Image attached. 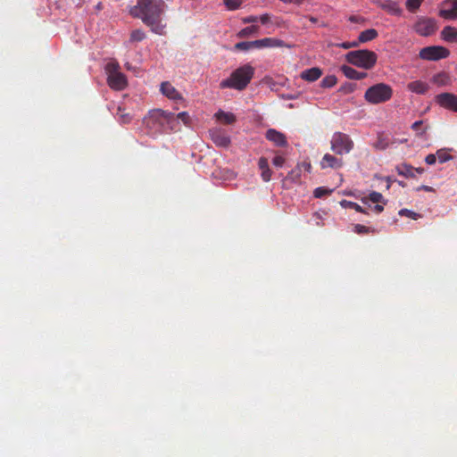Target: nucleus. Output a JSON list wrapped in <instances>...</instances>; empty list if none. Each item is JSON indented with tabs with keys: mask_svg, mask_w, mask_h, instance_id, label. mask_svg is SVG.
I'll return each instance as SVG.
<instances>
[{
	"mask_svg": "<svg viewBox=\"0 0 457 457\" xmlns=\"http://www.w3.org/2000/svg\"><path fill=\"white\" fill-rule=\"evenodd\" d=\"M166 7L163 0H137L129 12L133 17L140 19L154 33L163 35L165 25L162 23V15Z\"/></svg>",
	"mask_w": 457,
	"mask_h": 457,
	"instance_id": "f257e3e1",
	"label": "nucleus"
},
{
	"mask_svg": "<svg viewBox=\"0 0 457 457\" xmlns=\"http://www.w3.org/2000/svg\"><path fill=\"white\" fill-rule=\"evenodd\" d=\"M254 76V68L249 64H244L233 71L229 77L220 82V88H230L237 91L245 90Z\"/></svg>",
	"mask_w": 457,
	"mask_h": 457,
	"instance_id": "f03ea898",
	"label": "nucleus"
},
{
	"mask_svg": "<svg viewBox=\"0 0 457 457\" xmlns=\"http://www.w3.org/2000/svg\"><path fill=\"white\" fill-rule=\"evenodd\" d=\"M393 95V87L386 83L380 82L368 87L363 97L370 104H379L391 100Z\"/></svg>",
	"mask_w": 457,
	"mask_h": 457,
	"instance_id": "7ed1b4c3",
	"label": "nucleus"
},
{
	"mask_svg": "<svg viewBox=\"0 0 457 457\" xmlns=\"http://www.w3.org/2000/svg\"><path fill=\"white\" fill-rule=\"evenodd\" d=\"M345 60L347 62L356 67L370 70L377 63L378 55L373 51L359 49L348 52L345 54Z\"/></svg>",
	"mask_w": 457,
	"mask_h": 457,
	"instance_id": "20e7f679",
	"label": "nucleus"
},
{
	"mask_svg": "<svg viewBox=\"0 0 457 457\" xmlns=\"http://www.w3.org/2000/svg\"><path fill=\"white\" fill-rule=\"evenodd\" d=\"M105 73L107 75V84L114 90H122L127 85V78L124 73L120 71V67L118 62L111 61L105 64Z\"/></svg>",
	"mask_w": 457,
	"mask_h": 457,
	"instance_id": "39448f33",
	"label": "nucleus"
},
{
	"mask_svg": "<svg viewBox=\"0 0 457 457\" xmlns=\"http://www.w3.org/2000/svg\"><path fill=\"white\" fill-rule=\"evenodd\" d=\"M354 146V143L349 135L343 132H335L330 139L331 150L338 155L349 154Z\"/></svg>",
	"mask_w": 457,
	"mask_h": 457,
	"instance_id": "423d86ee",
	"label": "nucleus"
},
{
	"mask_svg": "<svg viewBox=\"0 0 457 457\" xmlns=\"http://www.w3.org/2000/svg\"><path fill=\"white\" fill-rule=\"evenodd\" d=\"M450 55V51L442 46H430L420 49L419 57L426 61H439Z\"/></svg>",
	"mask_w": 457,
	"mask_h": 457,
	"instance_id": "0eeeda50",
	"label": "nucleus"
},
{
	"mask_svg": "<svg viewBox=\"0 0 457 457\" xmlns=\"http://www.w3.org/2000/svg\"><path fill=\"white\" fill-rule=\"evenodd\" d=\"M175 113L168 112L162 110H154L149 112L148 117L145 118L147 127L155 129L162 126L164 122H170L174 120Z\"/></svg>",
	"mask_w": 457,
	"mask_h": 457,
	"instance_id": "6e6552de",
	"label": "nucleus"
},
{
	"mask_svg": "<svg viewBox=\"0 0 457 457\" xmlns=\"http://www.w3.org/2000/svg\"><path fill=\"white\" fill-rule=\"evenodd\" d=\"M437 29L436 21L433 18L419 17L413 25L414 31L422 37L431 36Z\"/></svg>",
	"mask_w": 457,
	"mask_h": 457,
	"instance_id": "1a4fd4ad",
	"label": "nucleus"
},
{
	"mask_svg": "<svg viewBox=\"0 0 457 457\" xmlns=\"http://www.w3.org/2000/svg\"><path fill=\"white\" fill-rule=\"evenodd\" d=\"M435 102L446 110L457 112V95L441 93L435 96Z\"/></svg>",
	"mask_w": 457,
	"mask_h": 457,
	"instance_id": "9d476101",
	"label": "nucleus"
},
{
	"mask_svg": "<svg viewBox=\"0 0 457 457\" xmlns=\"http://www.w3.org/2000/svg\"><path fill=\"white\" fill-rule=\"evenodd\" d=\"M439 16L445 20H457V0H444L441 3Z\"/></svg>",
	"mask_w": 457,
	"mask_h": 457,
	"instance_id": "9b49d317",
	"label": "nucleus"
},
{
	"mask_svg": "<svg viewBox=\"0 0 457 457\" xmlns=\"http://www.w3.org/2000/svg\"><path fill=\"white\" fill-rule=\"evenodd\" d=\"M212 141L219 147H228L231 140L227 132L220 128H213L209 130Z\"/></svg>",
	"mask_w": 457,
	"mask_h": 457,
	"instance_id": "f8f14e48",
	"label": "nucleus"
},
{
	"mask_svg": "<svg viewBox=\"0 0 457 457\" xmlns=\"http://www.w3.org/2000/svg\"><path fill=\"white\" fill-rule=\"evenodd\" d=\"M374 4L389 14L400 15L402 13V9L398 3L393 0H375Z\"/></svg>",
	"mask_w": 457,
	"mask_h": 457,
	"instance_id": "ddd939ff",
	"label": "nucleus"
},
{
	"mask_svg": "<svg viewBox=\"0 0 457 457\" xmlns=\"http://www.w3.org/2000/svg\"><path fill=\"white\" fill-rule=\"evenodd\" d=\"M265 137L269 141L272 142L277 146L287 145L286 136L274 129H269L266 131Z\"/></svg>",
	"mask_w": 457,
	"mask_h": 457,
	"instance_id": "4468645a",
	"label": "nucleus"
},
{
	"mask_svg": "<svg viewBox=\"0 0 457 457\" xmlns=\"http://www.w3.org/2000/svg\"><path fill=\"white\" fill-rule=\"evenodd\" d=\"M343 166V161L333 154H326L320 161L321 169H339Z\"/></svg>",
	"mask_w": 457,
	"mask_h": 457,
	"instance_id": "2eb2a0df",
	"label": "nucleus"
},
{
	"mask_svg": "<svg viewBox=\"0 0 457 457\" xmlns=\"http://www.w3.org/2000/svg\"><path fill=\"white\" fill-rule=\"evenodd\" d=\"M160 90L162 93V95H164L169 99H171V100H181L182 99L181 94L169 81L162 82L161 84Z\"/></svg>",
	"mask_w": 457,
	"mask_h": 457,
	"instance_id": "dca6fc26",
	"label": "nucleus"
},
{
	"mask_svg": "<svg viewBox=\"0 0 457 457\" xmlns=\"http://www.w3.org/2000/svg\"><path fill=\"white\" fill-rule=\"evenodd\" d=\"M322 75V70L319 67H312L301 72L300 78L308 82L318 80Z\"/></svg>",
	"mask_w": 457,
	"mask_h": 457,
	"instance_id": "f3484780",
	"label": "nucleus"
},
{
	"mask_svg": "<svg viewBox=\"0 0 457 457\" xmlns=\"http://www.w3.org/2000/svg\"><path fill=\"white\" fill-rule=\"evenodd\" d=\"M341 71L344 73V75L350 79L361 80L368 76L367 72L359 71L353 69V67L347 65H343L341 67Z\"/></svg>",
	"mask_w": 457,
	"mask_h": 457,
	"instance_id": "a211bd4d",
	"label": "nucleus"
},
{
	"mask_svg": "<svg viewBox=\"0 0 457 457\" xmlns=\"http://www.w3.org/2000/svg\"><path fill=\"white\" fill-rule=\"evenodd\" d=\"M407 89L411 91V93L419 94V95H424L426 94L428 89L429 86L427 82L422 80H414L410 82L407 85Z\"/></svg>",
	"mask_w": 457,
	"mask_h": 457,
	"instance_id": "6ab92c4d",
	"label": "nucleus"
},
{
	"mask_svg": "<svg viewBox=\"0 0 457 457\" xmlns=\"http://www.w3.org/2000/svg\"><path fill=\"white\" fill-rule=\"evenodd\" d=\"M259 169L262 170V179L263 181L268 182L270 180L272 176V171L269 167L268 159L265 157H261L258 161Z\"/></svg>",
	"mask_w": 457,
	"mask_h": 457,
	"instance_id": "aec40b11",
	"label": "nucleus"
},
{
	"mask_svg": "<svg viewBox=\"0 0 457 457\" xmlns=\"http://www.w3.org/2000/svg\"><path fill=\"white\" fill-rule=\"evenodd\" d=\"M431 81L437 87H446L452 84V79L450 75L445 71L435 74Z\"/></svg>",
	"mask_w": 457,
	"mask_h": 457,
	"instance_id": "412c9836",
	"label": "nucleus"
},
{
	"mask_svg": "<svg viewBox=\"0 0 457 457\" xmlns=\"http://www.w3.org/2000/svg\"><path fill=\"white\" fill-rule=\"evenodd\" d=\"M214 118L220 123L230 125L236 122V115L232 112H227L222 110H219L215 114Z\"/></svg>",
	"mask_w": 457,
	"mask_h": 457,
	"instance_id": "4be33fe9",
	"label": "nucleus"
},
{
	"mask_svg": "<svg viewBox=\"0 0 457 457\" xmlns=\"http://www.w3.org/2000/svg\"><path fill=\"white\" fill-rule=\"evenodd\" d=\"M443 40L450 43L457 41V29L452 26H445L441 31Z\"/></svg>",
	"mask_w": 457,
	"mask_h": 457,
	"instance_id": "5701e85b",
	"label": "nucleus"
},
{
	"mask_svg": "<svg viewBox=\"0 0 457 457\" xmlns=\"http://www.w3.org/2000/svg\"><path fill=\"white\" fill-rule=\"evenodd\" d=\"M260 27L258 25H251L249 27H245L240 29L237 33V37L238 38H245L251 36H257L259 34Z\"/></svg>",
	"mask_w": 457,
	"mask_h": 457,
	"instance_id": "b1692460",
	"label": "nucleus"
},
{
	"mask_svg": "<svg viewBox=\"0 0 457 457\" xmlns=\"http://www.w3.org/2000/svg\"><path fill=\"white\" fill-rule=\"evenodd\" d=\"M289 47L283 40L274 37L262 38V48Z\"/></svg>",
	"mask_w": 457,
	"mask_h": 457,
	"instance_id": "393cba45",
	"label": "nucleus"
},
{
	"mask_svg": "<svg viewBox=\"0 0 457 457\" xmlns=\"http://www.w3.org/2000/svg\"><path fill=\"white\" fill-rule=\"evenodd\" d=\"M378 36V31L375 29H369L360 33L358 37L359 43H366L377 38Z\"/></svg>",
	"mask_w": 457,
	"mask_h": 457,
	"instance_id": "a878e982",
	"label": "nucleus"
},
{
	"mask_svg": "<svg viewBox=\"0 0 457 457\" xmlns=\"http://www.w3.org/2000/svg\"><path fill=\"white\" fill-rule=\"evenodd\" d=\"M397 173L400 176H403L405 178H415L414 168L407 163H402L395 168Z\"/></svg>",
	"mask_w": 457,
	"mask_h": 457,
	"instance_id": "bb28decb",
	"label": "nucleus"
},
{
	"mask_svg": "<svg viewBox=\"0 0 457 457\" xmlns=\"http://www.w3.org/2000/svg\"><path fill=\"white\" fill-rule=\"evenodd\" d=\"M116 117L120 124H129L132 120V116L120 106L117 109Z\"/></svg>",
	"mask_w": 457,
	"mask_h": 457,
	"instance_id": "cd10ccee",
	"label": "nucleus"
},
{
	"mask_svg": "<svg viewBox=\"0 0 457 457\" xmlns=\"http://www.w3.org/2000/svg\"><path fill=\"white\" fill-rule=\"evenodd\" d=\"M340 205L343 208L353 209L357 212L368 214V212L365 209H363L361 205H359L358 204H356L354 202H351V201H347V200H342L340 202Z\"/></svg>",
	"mask_w": 457,
	"mask_h": 457,
	"instance_id": "c85d7f7f",
	"label": "nucleus"
},
{
	"mask_svg": "<svg viewBox=\"0 0 457 457\" xmlns=\"http://www.w3.org/2000/svg\"><path fill=\"white\" fill-rule=\"evenodd\" d=\"M337 82V79L335 75H328L320 81V86L324 88H330L334 87Z\"/></svg>",
	"mask_w": 457,
	"mask_h": 457,
	"instance_id": "c756f323",
	"label": "nucleus"
},
{
	"mask_svg": "<svg viewBox=\"0 0 457 457\" xmlns=\"http://www.w3.org/2000/svg\"><path fill=\"white\" fill-rule=\"evenodd\" d=\"M353 231L356 234L362 235V234H369V233H376L377 230L373 228L366 227L361 224H355L353 227Z\"/></svg>",
	"mask_w": 457,
	"mask_h": 457,
	"instance_id": "7c9ffc66",
	"label": "nucleus"
},
{
	"mask_svg": "<svg viewBox=\"0 0 457 457\" xmlns=\"http://www.w3.org/2000/svg\"><path fill=\"white\" fill-rule=\"evenodd\" d=\"M356 87L355 83L345 82L339 87L338 91L344 95H348L353 93L356 89Z\"/></svg>",
	"mask_w": 457,
	"mask_h": 457,
	"instance_id": "2f4dec72",
	"label": "nucleus"
},
{
	"mask_svg": "<svg viewBox=\"0 0 457 457\" xmlns=\"http://www.w3.org/2000/svg\"><path fill=\"white\" fill-rule=\"evenodd\" d=\"M145 38V34L141 29H135L130 34L131 42H140Z\"/></svg>",
	"mask_w": 457,
	"mask_h": 457,
	"instance_id": "473e14b6",
	"label": "nucleus"
},
{
	"mask_svg": "<svg viewBox=\"0 0 457 457\" xmlns=\"http://www.w3.org/2000/svg\"><path fill=\"white\" fill-rule=\"evenodd\" d=\"M368 199L375 204L383 203L384 204L386 203V201L384 199L382 194L373 191L369 194Z\"/></svg>",
	"mask_w": 457,
	"mask_h": 457,
	"instance_id": "72a5a7b5",
	"label": "nucleus"
},
{
	"mask_svg": "<svg viewBox=\"0 0 457 457\" xmlns=\"http://www.w3.org/2000/svg\"><path fill=\"white\" fill-rule=\"evenodd\" d=\"M436 158L439 162L444 163L453 159V156L448 154L445 149H440L436 152Z\"/></svg>",
	"mask_w": 457,
	"mask_h": 457,
	"instance_id": "f704fd0d",
	"label": "nucleus"
},
{
	"mask_svg": "<svg viewBox=\"0 0 457 457\" xmlns=\"http://www.w3.org/2000/svg\"><path fill=\"white\" fill-rule=\"evenodd\" d=\"M302 169L301 166L298 164L295 169H293L288 173V179H291L293 182H297L300 179L301 177Z\"/></svg>",
	"mask_w": 457,
	"mask_h": 457,
	"instance_id": "c9c22d12",
	"label": "nucleus"
},
{
	"mask_svg": "<svg viewBox=\"0 0 457 457\" xmlns=\"http://www.w3.org/2000/svg\"><path fill=\"white\" fill-rule=\"evenodd\" d=\"M332 192H333L332 189H328V188L324 187H319L314 189L313 195L316 198H320V197H323L325 195H328L331 194Z\"/></svg>",
	"mask_w": 457,
	"mask_h": 457,
	"instance_id": "e433bc0d",
	"label": "nucleus"
},
{
	"mask_svg": "<svg viewBox=\"0 0 457 457\" xmlns=\"http://www.w3.org/2000/svg\"><path fill=\"white\" fill-rule=\"evenodd\" d=\"M223 2L225 6L230 11L237 10L242 4L241 0H224Z\"/></svg>",
	"mask_w": 457,
	"mask_h": 457,
	"instance_id": "4c0bfd02",
	"label": "nucleus"
},
{
	"mask_svg": "<svg viewBox=\"0 0 457 457\" xmlns=\"http://www.w3.org/2000/svg\"><path fill=\"white\" fill-rule=\"evenodd\" d=\"M234 49L237 51L247 52L252 49L251 41L238 42L234 46Z\"/></svg>",
	"mask_w": 457,
	"mask_h": 457,
	"instance_id": "58836bf2",
	"label": "nucleus"
},
{
	"mask_svg": "<svg viewBox=\"0 0 457 457\" xmlns=\"http://www.w3.org/2000/svg\"><path fill=\"white\" fill-rule=\"evenodd\" d=\"M422 0H407L406 1V8L411 12H414L416 10H418L421 4Z\"/></svg>",
	"mask_w": 457,
	"mask_h": 457,
	"instance_id": "ea45409f",
	"label": "nucleus"
},
{
	"mask_svg": "<svg viewBox=\"0 0 457 457\" xmlns=\"http://www.w3.org/2000/svg\"><path fill=\"white\" fill-rule=\"evenodd\" d=\"M399 215L400 216H406L408 218H411L412 220H418L419 218L421 217V215L420 213H417V212H414L411 210H408V209H401L399 211Z\"/></svg>",
	"mask_w": 457,
	"mask_h": 457,
	"instance_id": "a19ab883",
	"label": "nucleus"
},
{
	"mask_svg": "<svg viewBox=\"0 0 457 457\" xmlns=\"http://www.w3.org/2000/svg\"><path fill=\"white\" fill-rule=\"evenodd\" d=\"M388 141L383 135H378V141L375 144V147L380 150H385L388 146Z\"/></svg>",
	"mask_w": 457,
	"mask_h": 457,
	"instance_id": "79ce46f5",
	"label": "nucleus"
},
{
	"mask_svg": "<svg viewBox=\"0 0 457 457\" xmlns=\"http://www.w3.org/2000/svg\"><path fill=\"white\" fill-rule=\"evenodd\" d=\"M180 120L184 124H188L190 122V116L187 112H181L178 114H175V120Z\"/></svg>",
	"mask_w": 457,
	"mask_h": 457,
	"instance_id": "37998d69",
	"label": "nucleus"
},
{
	"mask_svg": "<svg viewBox=\"0 0 457 457\" xmlns=\"http://www.w3.org/2000/svg\"><path fill=\"white\" fill-rule=\"evenodd\" d=\"M360 45L358 39L355 40V41H353V42H343V43H340V44H337L335 45L337 47H341V48H344V49H349V48H352V47H356Z\"/></svg>",
	"mask_w": 457,
	"mask_h": 457,
	"instance_id": "c03bdc74",
	"label": "nucleus"
},
{
	"mask_svg": "<svg viewBox=\"0 0 457 457\" xmlns=\"http://www.w3.org/2000/svg\"><path fill=\"white\" fill-rule=\"evenodd\" d=\"M348 21L353 22V23H365L366 22V19L361 15H351L349 18H348Z\"/></svg>",
	"mask_w": 457,
	"mask_h": 457,
	"instance_id": "a18cd8bd",
	"label": "nucleus"
},
{
	"mask_svg": "<svg viewBox=\"0 0 457 457\" xmlns=\"http://www.w3.org/2000/svg\"><path fill=\"white\" fill-rule=\"evenodd\" d=\"M272 163L274 166L280 168L285 163V158L281 155H276L272 160Z\"/></svg>",
	"mask_w": 457,
	"mask_h": 457,
	"instance_id": "49530a36",
	"label": "nucleus"
},
{
	"mask_svg": "<svg viewBox=\"0 0 457 457\" xmlns=\"http://www.w3.org/2000/svg\"><path fill=\"white\" fill-rule=\"evenodd\" d=\"M257 21H258V16H255V15H249V16L244 17L242 19V22L245 24L255 23Z\"/></svg>",
	"mask_w": 457,
	"mask_h": 457,
	"instance_id": "de8ad7c7",
	"label": "nucleus"
},
{
	"mask_svg": "<svg viewBox=\"0 0 457 457\" xmlns=\"http://www.w3.org/2000/svg\"><path fill=\"white\" fill-rule=\"evenodd\" d=\"M270 21V14L269 13H263L261 16H258V21H260L262 24H267Z\"/></svg>",
	"mask_w": 457,
	"mask_h": 457,
	"instance_id": "09e8293b",
	"label": "nucleus"
},
{
	"mask_svg": "<svg viewBox=\"0 0 457 457\" xmlns=\"http://www.w3.org/2000/svg\"><path fill=\"white\" fill-rule=\"evenodd\" d=\"M436 154H430L426 156L425 158V162L428 164V165H432V164H435L436 162Z\"/></svg>",
	"mask_w": 457,
	"mask_h": 457,
	"instance_id": "8fccbe9b",
	"label": "nucleus"
},
{
	"mask_svg": "<svg viewBox=\"0 0 457 457\" xmlns=\"http://www.w3.org/2000/svg\"><path fill=\"white\" fill-rule=\"evenodd\" d=\"M423 121L422 120H417L411 125V129L418 132V135H422L424 132H419Z\"/></svg>",
	"mask_w": 457,
	"mask_h": 457,
	"instance_id": "3c124183",
	"label": "nucleus"
},
{
	"mask_svg": "<svg viewBox=\"0 0 457 457\" xmlns=\"http://www.w3.org/2000/svg\"><path fill=\"white\" fill-rule=\"evenodd\" d=\"M251 45H252V49H253V48H258V49L262 48V39H257V40H254V41H251Z\"/></svg>",
	"mask_w": 457,
	"mask_h": 457,
	"instance_id": "603ef678",
	"label": "nucleus"
},
{
	"mask_svg": "<svg viewBox=\"0 0 457 457\" xmlns=\"http://www.w3.org/2000/svg\"><path fill=\"white\" fill-rule=\"evenodd\" d=\"M420 190H423L426 192H434L435 191V189L433 187H431L429 186H425V185H422L417 188V191H420Z\"/></svg>",
	"mask_w": 457,
	"mask_h": 457,
	"instance_id": "864d4df0",
	"label": "nucleus"
},
{
	"mask_svg": "<svg viewBox=\"0 0 457 457\" xmlns=\"http://www.w3.org/2000/svg\"><path fill=\"white\" fill-rule=\"evenodd\" d=\"M372 210H373L374 212H378V213H380V212H383V210H384V206H383V205H381V204H377L376 205H374V206L372 207Z\"/></svg>",
	"mask_w": 457,
	"mask_h": 457,
	"instance_id": "5fc2aeb1",
	"label": "nucleus"
},
{
	"mask_svg": "<svg viewBox=\"0 0 457 457\" xmlns=\"http://www.w3.org/2000/svg\"><path fill=\"white\" fill-rule=\"evenodd\" d=\"M386 189H389L391 187V185L393 183V179L390 177L386 178Z\"/></svg>",
	"mask_w": 457,
	"mask_h": 457,
	"instance_id": "6e6d98bb",
	"label": "nucleus"
},
{
	"mask_svg": "<svg viewBox=\"0 0 457 457\" xmlns=\"http://www.w3.org/2000/svg\"><path fill=\"white\" fill-rule=\"evenodd\" d=\"M300 166L301 168L303 167L307 171H310L312 168L311 164L306 162L302 163Z\"/></svg>",
	"mask_w": 457,
	"mask_h": 457,
	"instance_id": "4d7b16f0",
	"label": "nucleus"
},
{
	"mask_svg": "<svg viewBox=\"0 0 457 457\" xmlns=\"http://www.w3.org/2000/svg\"><path fill=\"white\" fill-rule=\"evenodd\" d=\"M307 18L312 23H316L318 21V19L316 17H314V16H307Z\"/></svg>",
	"mask_w": 457,
	"mask_h": 457,
	"instance_id": "13d9d810",
	"label": "nucleus"
},
{
	"mask_svg": "<svg viewBox=\"0 0 457 457\" xmlns=\"http://www.w3.org/2000/svg\"><path fill=\"white\" fill-rule=\"evenodd\" d=\"M414 171H416L419 174H422L424 172V169L423 168H416V169H414Z\"/></svg>",
	"mask_w": 457,
	"mask_h": 457,
	"instance_id": "bf43d9fd",
	"label": "nucleus"
},
{
	"mask_svg": "<svg viewBox=\"0 0 457 457\" xmlns=\"http://www.w3.org/2000/svg\"><path fill=\"white\" fill-rule=\"evenodd\" d=\"M361 202H362L363 204H367V197H363V198L361 199Z\"/></svg>",
	"mask_w": 457,
	"mask_h": 457,
	"instance_id": "052dcab7",
	"label": "nucleus"
},
{
	"mask_svg": "<svg viewBox=\"0 0 457 457\" xmlns=\"http://www.w3.org/2000/svg\"><path fill=\"white\" fill-rule=\"evenodd\" d=\"M320 26H321V27H327V24H326L325 22H322V23L320 24Z\"/></svg>",
	"mask_w": 457,
	"mask_h": 457,
	"instance_id": "680f3d73",
	"label": "nucleus"
}]
</instances>
